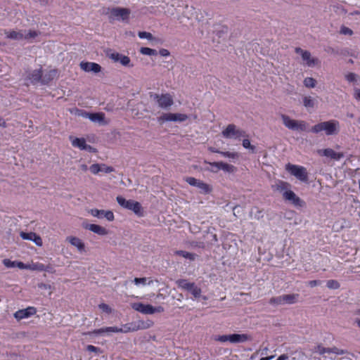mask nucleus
<instances>
[{"instance_id":"nucleus-1","label":"nucleus","mask_w":360,"mask_h":360,"mask_svg":"<svg viewBox=\"0 0 360 360\" xmlns=\"http://www.w3.org/2000/svg\"><path fill=\"white\" fill-rule=\"evenodd\" d=\"M322 131H325L326 134L328 136L337 134L339 131V122L335 120L322 122L315 124L311 129V131L314 134Z\"/></svg>"},{"instance_id":"nucleus-2","label":"nucleus","mask_w":360,"mask_h":360,"mask_svg":"<svg viewBox=\"0 0 360 360\" xmlns=\"http://www.w3.org/2000/svg\"><path fill=\"white\" fill-rule=\"evenodd\" d=\"M139 330V327L136 326V323H129L123 325L121 328L116 326L105 327L99 329H96L91 332V334L94 335H103L105 333H129Z\"/></svg>"},{"instance_id":"nucleus-3","label":"nucleus","mask_w":360,"mask_h":360,"mask_svg":"<svg viewBox=\"0 0 360 360\" xmlns=\"http://www.w3.org/2000/svg\"><path fill=\"white\" fill-rule=\"evenodd\" d=\"M116 199L121 207L134 212L139 217L143 216V207L139 202L134 200H126L120 195L117 196Z\"/></svg>"},{"instance_id":"nucleus-4","label":"nucleus","mask_w":360,"mask_h":360,"mask_svg":"<svg viewBox=\"0 0 360 360\" xmlns=\"http://www.w3.org/2000/svg\"><path fill=\"white\" fill-rule=\"evenodd\" d=\"M131 308L143 314H153L155 313H162L164 308L162 306L153 307L151 304H145L141 302H134L131 304Z\"/></svg>"},{"instance_id":"nucleus-5","label":"nucleus","mask_w":360,"mask_h":360,"mask_svg":"<svg viewBox=\"0 0 360 360\" xmlns=\"http://www.w3.org/2000/svg\"><path fill=\"white\" fill-rule=\"evenodd\" d=\"M285 169L300 181L304 183L308 182V173L304 167L288 164L285 166Z\"/></svg>"},{"instance_id":"nucleus-6","label":"nucleus","mask_w":360,"mask_h":360,"mask_svg":"<svg viewBox=\"0 0 360 360\" xmlns=\"http://www.w3.org/2000/svg\"><path fill=\"white\" fill-rule=\"evenodd\" d=\"M222 136L225 139H240L247 136L246 132L241 130L233 124H229L226 129L221 131Z\"/></svg>"},{"instance_id":"nucleus-7","label":"nucleus","mask_w":360,"mask_h":360,"mask_svg":"<svg viewBox=\"0 0 360 360\" xmlns=\"http://www.w3.org/2000/svg\"><path fill=\"white\" fill-rule=\"evenodd\" d=\"M149 96L150 98L156 101L159 107L161 108L167 109L174 104L173 98L169 94L159 95L153 92H150Z\"/></svg>"},{"instance_id":"nucleus-8","label":"nucleus","mask_w":360,"mask_h":360,"mask_svg":"<svg viewBox=\"0 0 360 360\" xmlns=\"http://www.w3.org/2000/svg\"><path fill=\"white\" fill-rule=\"evenodd\" d=\"M188 119L186 114L181 113H163L161 116L158 117V122L162 124L165 122H182Z\"/></svg>"},{"instance_id":"nucleus-9","label":"nucleus","mask_w":360,"mask_h":360,"mask_svg":"<svg viewBox=\"0 0 360 360\" xmlns=\"http://www.w3.org/2000/svg\"><path fill=\"white\" fill-rule=\"evenodd\" d=\"M131 11L129 8L115 7L110 10V18L112 20H122L123 21L127 20L129 18Z\"/></svg>"},{"instance_id":"nucleus-10","label":"nucleus","mask_w":360,"mask_h":360,"mask_svg":"<svg viewBox=\"0 0 360 360\" xmlns=\"http://www.w3.org/2000/svg\"><path fill=\"white\" fill-rule=\"evenodd\" d=\"M41 76L42 67L40 65L39 69L27 71L25 79L29 81L32 85L41 84Z\"/></svg>"},{"instance_id":"nucleus-11","label":"nucleus","mask_w":360,"mask_h":360,"mask_svg":"<svg viewBox=\"0 0 360 360\" xmlns=\"http://www.w3.org/2000/svg\"><path fill=\"white\" fill-rule=\"evenodd\" d=\"M206 169L212 172H217L219 170H224L228 172H232L234 170V167L231 165L225 164L221 162H208Z\"/></svg>"},{"instance_id":"nucleus-12","label":"nucleus","mask_w":360,"mask_h":360,"mask_svg":"<svg viewBox=\"0 0 360 360\" xmlns=\"http://www.w3.org/2000/svg\"><path fill=\"white\" fill-rule=\"evenodd\" d=\"M283 198L286 201L290 202L295 207H304L305 203L290 189L285 191L283 195Z\"/></svg>"},{"instance_id":"nucleus-13","label":"nucleus","mask_w":360,"mask_h":360,"mask_svg":"<svg viewBox=\"0 0 360 360\" xmlns=\"http://www.w3.org/2000/svg\"><path fill=\"white\" fill-rule=\"evenodd\" d=\"M37 313V309L34 307H28L24 309H19L14 313V317L18 321L27 319Z\"/></svg>"},{"instance_id":"nucleus-14","label":"nucleus","mask_w":360,"mask_h":360,"mask_svg":"<svg viewBox=\"0 0 360 360\" xmlns=\"http://www.w3.org/2000/svg\"><path fill=\"white\" fill-rule=\"evenodd\" d=\"M90 213L92 216L98 218L105 217L109 221H112L115 219L114 214L110 210L92 209L90 210Z\"/></svg>"},{"instance_id":"nucleus-15","label":"nucleus","mask_w":360,"mask_h":360,"mask_svg":"<svg viewBox=\"0 0 360 360\" xmlns=\"http://www.w3.org/2000/svg\"><path fill=\"white\" fill-rule=\"evenodd\" d=\"M58 77V70L51 69L44 72L42 70L41 85H48L51 81Z\"/></svg>"},{"instance_id":"nucleus-16","label":"nucleus","mask_w":360,"mask_h":360,"mask_svg":"<svg viewBox=\"0 0 360 360\" xmlns=\"http://www.w3.org/2000/svg\"><path fill=\"white\" fill-rule=\"evenodd\" d=\"M66 240L70 243L71 245L75 247L79 253L85 252L84 243L76 236H68Z\"/></svg>"},{"instance_id":"nucleus-17","label":"nucleus","mask_w":360,"mask_h":360,"mask_svg":"<svg viewBox=\"0 0 360 360\" xmlns=\"http://www.w3.org/2000/svg\"><path fill=\"white\" fill-rule=\"evenodd\" d=\"M79 65L81 69L85 72L98 73L101 70V66L96 63L82 61L80 63Z\"/></svg>"},{"instance_id":"nucleus-18","label":"nucleus","mask_w":360,"mask_h":360,"mask_svg":"<svg viewBox=\"0 0 360 360\" xmlns=\"http://www.w3.org/2000/svg\"><path fill=\"white\" fill-rule=\"evenodd\" d=\"M80 115L84 117L89 118L94 122L101 123L105 120V114L103 112H87L82 110Z\"/></svg>"},{"instance_id":"nucleus-19","label":"nucleus","mask_w":360,"mask_h":360,"mask_svg":"<svg viewBox=\"0 0 360 360\" xmlns=\"http://www.w3.org/2000/svg\"><path fill=\"white\" fill-rule=\"evenodd\" d=\"M318 154L320 156H326V158H344L346 155L343 152H335L331 148H326L318 150Z\"/></svg>"},{"instance_id":"nucleus-20","label":"nucleus","mask_w":360,"mask_h":360,"mask_svg":"<svg viewBox=\"0 0 360 360\" xmlns=\"http://www.w3.org/2000/svg\"><path fill=\"white\" fill-rule=\"evenodd\" d=\"M84 228L87 230H89L99 236H105L108 233V230L100 225L89 224L84 226Z\"/></svg>"},{"instance_id":"nucleus-21","label":"nucleus","mask_w":360,"mask_h":360,"mask_svg":"<svg viewBox=\"0 0 360 360\" xmlns=\"http://www.w3.org/2000/svg\"><path fill=\"white\" fill-rule=\"evenodd\" d=\"M72 144L74 147L81 150H91L93 149L91 146L86 144V140L83 138H75L72 140Z\"/></svg>"},{"instance_id":"nucleus-22","label":"nucleus","mask_w":360,"mask_h":360,"mask_svg":"<svg viewBox=\"0 0 360 360\" xmlns=\"http://www.w3.org/2000/svg\"><path fill=\"white\" fill-rule=\"evenodd\" d=\"M272 188L274 191H279L283 194L285 191L290 188V184L288 182L278 180L274 185H272Z\"/></svg>"},{"instance_id":"nucleus-23","label":"nucleus","mask_w":360,"mask_h":360,"mask_svg":"<svg viewBox=\"0 0 360 360\" xmlns=\"http://www.w3.org/2000/svg\"><path fill=\"white\" fill-rule=\"evenodd\" d=\"M281 118L283 120V124L288 128L289 129L295 130L296 124L297 120L291 119L289 116L286 115H282Z\"/></svg>"},{"instance_id":"nucleus-24","label":"nucleus","mask_w":360,"mask_h":360,"mask_svg":"<svg viewBox=\"0 0 360 360\" xmlns=\"http://www.w3.org/2000/svg\"><path fill=\"white\" fill-rule=\"evenodd\" d=\"M229 338L231 343L245 342L249 340L246 334H231Z\"/></svg>"},{"instance_id":"nucleus-25","label":"nucleus","mask_w":360,"mask_h":360,"mask_svg":"<svg viewBox=\"0 0 360 360\" xmlns=\"http://www.w3.org/2000/svg\"><path fill=\"white\" fill-rule=\"evenodd\" d=\"M28 269L32 271H49V266H45L44 264L39 262H35L28 264Z\"/></svg>"},{"instance_id":"nucleus-26","label":"nucleus","mask_w":360,"mask_h":360,"mask_svg":"<svg viewBox=\"0 0 360 360\" xmlns=\"http://www.w3.org/2000/svg\"><path fill=\"white\" fill-rule=\"evenodd\" d=\"M5 34H6V37L8 39H14V40H20L24 38V34L21 31L17 32L15 30H11L9 32L5 31Z\"/></svg>"},{"instance_id":"nucleus-27","label":"nucleus","mask_w":360,"mask_h":360,"mask_svg":"<svg viewBox=\"0 0 360 360\" xmlns=\"http://www.w3.org/2000/svg\"><path fill=\"white\" fill-rule=\"evenodd\" d=\"M132 282L137 286L141 285L145 286L146 285H151L153 281L150 278L143 277V278H135Z\"/></svg>"},{"instance_id":"nucleus-28","label":"nucleus","mask_w":360,"mask_h":360,"mask_svg":"<svg viewBox=\"0 0 360 360\" xmlns=\"http://www.w3.org/2000/svg\"><path fill=\"white\" fill-rule=\"evenodd\" d=\"M195 187L199 188L200 193H204V194L209 193L212 191V188L209 184H205L200 180L198 181V183L197 184V186Z\"/></svg>"},{"instance_id":"nucleus-29","label":"nucleus","mask_w":360,"mask_h":360,"mask_svg":"<svg viewBox=\"0 0 360 360\" xmlns=\"http://www.w3.org/2000/svg\"><path fill=\"white\" fill-rule=\"evenodd\" d=\"M176 255H179L184 258L188 259L190 261H193L195 259L197 255L194 253L188 252L184 250H177L175 252Z\"/></svg>"},{"instance_id":"nucleus-30","label":"nucleus","mask_w":360,"mask_h":360,"mask_svg":"<svg viewBox=\"0 0 360 360\" xmlns=\"http://www.w3.org/2000/svg\"><path fill=\"white\" fill-rule=\"evenodd\" d=\"M298 296L297 294L283 295V302L289 304H294L297 302Z\"/></svg>"},{"instance_id":"nucleus-31","label":"nucleus","mask_w":360,"mask_h":360,"mask_svg":"<svg viewBox=\"0 0 360 360\" xmlns=\"http://www.w3.org/2000/svg\"><path fill=\"white\" fill-rule=\"evenodd\" d=\"M295 53L300 54L302 60L306 61L307 63L311 58V53L307 50H303L302 49H301L300 47H297V48H295Z\"/></svg>"},{"instance_id":"nucleus-32","label":"nucleus","mask_w":360,"mask_h":360,"mask_svg":"<svg viewBox=\"0 0 360 360\" xmlns=\"http://www.w3.org/2000/svg\"><path fill=\"white\" fill-rule=\"evenodd\" d=\"M194 283L189 282L186 279H179L176 281V284L179 288L185 290H188Z\"/></svg>"},{"instance_id":"nucleus-33","label":"nucleus","mask_w":360,"mask_h":360,"mask_svg":"<svg viewBox=\"0 0 360 360\" xmlns=\"http://www.w3.org/2000/svg\"><path fill=\"white\" fill-rule=\"evenodd\" d=\"M188 291L193 295L195 299H198L201 297L202 290L200 288H199L195 284V283L193 284V285L190 288V289Z\"/></svg>"},{"instance_id":"nucleus-34","label":"nucleus","mask_w":360,"mask_h":360,"mask_svg":"<svg viewBox=\"0 0 360 360\" xmlns=\"http://www.w3.org/2000/svg\"><path fill=\"white\" fill-rule=\"evenodd\" d=\"M315 99L310 96H304L303 98V105L307 108H313L315 105Z\"/></svg>"},{"instance_id":"nucleus-35","label":"nucleus","mask_w":360,"mask_h":360,"mask_svg":"<svg viewBox=\"0 0 360 360\" xmlns=\"http://www.w3.org/2000/svg\"><path fill=\"white\" fill-rule=\"evenodd\" d=\"M153 325V322L150 320L139 321L136 323V326L139 327V330H143L150 328Z\"/></svg>"},{"instance_id":"nucleus-36","label":"nucleus","mask_w":360,"mask_h":360,"mask_svg":"<svg viewBox=\"0 0 360 360\" xmlns=\"http://www.w3.org/2000/svg\"><path fill=\"white\" fill-rule=\"evenodd\" d=\"M140 53L146 56H156L158 54V51L155 49L149 47H141Z\"/></svg>"},{"instance_id":"nucleus-37","label":"nucleus","mask_w":360,"mask_h":360,"mask_svg":"<svg viewBox=\"0 0 360 360\" xmlns=\"http://www.w3.org/2000/svg\"><path fill=\"white\" fill-rule=\"evenodd\" d=\"M304 85L307 88H314L316 85V80L312 77H306L303 81Z\"/></svg>"},{"instance_id":"nucleus-38","label":"nucleus","mask_w":360,"mask_h":360,"mask_svg":"<svg viewBox=\"0 0 360 360\" xmlns=\"http://www.w3.org/2000/svg\"><path fill=\"white\" fill-rule=\"evenodd\" d=\"M307 130V124L303 120H297L295 131H305Z\"/></svg>"},{"instance_id":"nucleus-39","label":"nucleus","mask_w":360,"mask_h":360,"mask_svg":"<svg viewBox=\"0 0 360 360\" xmlns=\"http://www.w3.org/2000/svg\"><path fill=\"white\" fill-rule=\"evenodd\" d=\"M269 303L274 305L284 304L283 295L271 298Z\"/></svg>"},{"instance_id":"nucleus-40","label":"nucleus","mask_w":360,"mask_h":360,"mask_svg":"<svg viewBox=\"0 0 360 360\" xmlns=\"http://www.w3.org/2000/svg\"><path fill=\"white\" fill-rule=\"evenodd\" d=\"M35 234L36 233L34 232L25 233L24 231H21L20 233V236L23 240H28L32 241Z\"/></svg>"},{"instance_id":"nucleus-41","label":"nucleus","mask_w":360,"mask_h":360,"mask_svg":"<svg viewBox=\"0 0 360 360\" xmlns=\"http://www.w3.org/2000/svg\"><path fill=\"white\" fill-rule=\"evenodd\" d=\"M130 61L131 60L128 56L120 54L118 62H120L122 65L129 66Z\"/></svg>"},{"instance_id":"nucleus-42","label":"nucleus","mask_w":360,"mask_h":360,"mask_svg":"<svg viewBox=\"0 0 360 360\" xmlns=\"http://www.w3.org/2000/svg\"><path fill=\"white\" fill-rule=\"evenodd\" d=\"M326 285L330 289H338L340 288V283L335 280H328Z\"/></svg>"},{"instance_id":"nucleus-43","label":"nucleus","mask_w":360,"mask_h":360,"mask_svg":"<svg viewBox=\"0 0 360 360\" xmlns=\"http://www.w3.org/2000/svg\"><path fill=\"white\" fill-rule=\"evenodd\" d=\"M243 146L246 149L250 150L252 153H254V150L255 149V147L251 144L248 139H244L243 140Z\"/></svg>"},{"instance_id":"nucleus-44","label":"nucleus","mask_w":360,"mask_h":360,"mask_svg":"<svg viewBox=\"0 0 360 360\" xmlns=\"http://www.w3.org/2000/svg\"><path fill=\"white\" fill-rule=\"evenodd\" d=\"M138 36L141 39H147L148 40H152L153 39V36L151 33L145 31L139 32L138 33Z\"/></svg>"},{"instance_id":"nucleus-45","label":"nucleus","mask_w":360,"mask_h":360,"mask_svg":"<svg viewBox=\"0 0 360 360\" xmlns=\"http://www.w3.org/2000/svg\"><path fill=\"white\" fill-rule=\"evenodd\" d=\"M89 169L93 174H98L100 171H101L103 169L102 166H101L100 165L94 164L90 167Z\"/></svg>"},{"instance_id":"nucleus-46","label":"nucleus","mask_w":360,"mask_h":360,"mask_svg":"<svg viewBox=\"0 0 360 360\" xmlns=\"http://www.w3.org/2000/svg\"><path fill=\"white\" fill-rule=\"evenodd\" d=\"M3 264L7 268H14L15 267L16 261H11L9 259H4L3 260Z\"/></svg>"},{"instance_id":"nucleus-47","label":"nucleus","mask_w":360,"mask_h":360,"mask_svg":"<svg viewBox=\"0 0 360 360\" xmlns=\"http://www.w3.org/2000/svg\"><path fill=\"white\" fill-rule=\"evenodd\" d=\"M98 307L100 309H101L103 311H104L107 314H110L112 312V309L107 304H105V303L100 304L98 305Z\"/></svg>"},{"instance_id":"nucleus-48","label":"nucleus","mask_w":360,"mask_h":360,"mask_svg":"<svg viewBox=\"0 0 360 360\" xmlns=\"http://www.w3.org/2000/svg\"><path fill=\"white\" fill-rule=\"evenodd\" d=\"M358 75L355 73L350 72L346 75L345 78L349 82H356L357 79Z\"/></svg>"},{"instance_id":"nucleus-49","label":"nucleus","mask_w":360,"mask_h":360,"mask_svg":"<svg viewBox=\"0 0 360 360\" xmlns=\"http://www.w3.org/2000/svg\"><path fill=\"white\" fill-rule=\"evenodd\" d=\"M109 58L112 59L114 62H118L120 53L117 52L107 53Z\"/></svg>"},{"instance_id":"nucleus-50","label":"nucleus","mask_w":360,"mask_h":360,"mask_svg":"<svg viewBox=\"0 0 360 360\" xmlns=\"http://www.w3.org/2000/svg\"><path fill=\"white\" fill-rule=\"evenodd\" d=\"M230 335H223L217 336L215 340L221 342H230Z\"/></svg>"},{"instance_id":"nucleus-51","label":"nucleus","mask_w":360,"mask_h":360,"mask_svg":"<svg viewBox=\"0 0 360 360\" xmlns=\"http://www.w3.org/2000/svg\"><path fill=\"white\" fill-rule=\"evenodd\" d=\"M200 180L199 179H197L194 177H186V181L190 184L191 186H197V184L198 183Z\"/></svg>"},{"instance_id":"nucleus-52","label":"nucleus","mask_w":360,"mask_h":360,"mask_svg":"<svg viewBox=\"0 0 360 360\" xmlns=\"http://www.w3.org/2000/svg\"><path fill=\"white\" fill-rule=\"evenodd\" d=\"M320 63L317 58H311L310 60L307 63L309 67H314Z\"/></svg>"},{"instance_id":"nucleus-53","label":"nucleus","mask_w":360,"mask_h":360,"mask_svg":"<svg viewBox=\"0 0 360 360\" xmlns=\"http://www.w3.org/2000/svg\"><path fill=\"white\" fill-rule=\"evenodd\" d=\"M38 36V32L34 30H30L28 33L24 36L23 39H28L30 38H34Z\"/></svg>"},{"instance_id":"nucleus-54","label":"nucleus","mask_w":360,"mask_h":360,"mask_svg":"<svg viewBox=\"0 0 360 360\" xmlns=\"http://www.w3.org/2000/svg\"><path fill=\"white\" fill-rule=\"evenodd\" d=\"M228 33V27H223L221 30L217 31V35L221 38Z\"/></svg>"},{"instance_id":"nucleus-55","label":"nucleus","mask_w":360,"mask_h":360,"mask_svg":"<svg viewBox=\"0 0 360 360\" xmlns=\"http://www.w3.org/2000/svg\"><path fill=\"white\" fill-rule=\"evenodd\" d=\"M32 241L38 246H41L43 244L41 238L37 233L34 236Z\"/></svg>"},{"instance_id":"nucleus-56","label":"nucleus","mask_w":360,"mask_h":360,"mask_svg":"<svg viewBox=\"0 0 360 360\" xmlns=\"http://www.w3.org/2000/svg\"><path fill=\"white\" fill-rule=\"evenodd\" d=\"M340 33L341 34H349V35H352L353 32L351 29H349V27H345V26H342L341 27V30H340Z\"/></svg>"},{"instance_id":"nucleus-57","label":"nucleus","mask_w":360,"mask_h":360,"mask_svg":"<svg viewBox=\"0 0 360 360\" xmlns=\"http://www.w3.org/2000/svg\"><path fill=\"white\" fill-rule=\"evenodd\" d=\"M15 267L20 269H28V264H24L22 262L16 261Z\"/></svg>"},{"instance_id":"nucleus-58","label":"nucleus","mask_w":360,"mask_h":360,"mask_svg":"<svg viewBox=\"0 0 360 360\" xmlns=\"http://www.w3.org/2000/svg\"><path fill=\"white\" fill-rule=\"evenodd\" d=\"M317 352L321 354H325L326 352H328L330 353V349H326L325 347H321V346H319L317 347Z\"/></svg>"},{"instance_id":"nucleus-59","label":"nucleus","mask_w":360,"mask_h":360,"mask_svg":"<svg viewBox=\"0 0 360 360\" xmlns=\"http://www.w3.org/2000/svg\"><path fill=\"white\" fill-rule=\"evenodd\" d=\"M102 166V170L101 172H105V173H110L112 172V168L111 167L106 166L105 165H100Z\"/></svg>"},{"instance_id":"nucleus-60","label":"nucleus","mask_w":360,"mask_h":360,"mask_svg":"<svg viewBox=\"0 0 360 360\" xmlns=\"http://www.w3.org/2000/svg\"><path fill=\"white\" fill-rule=\"evenodd\" d=\"M321 281H318V280H313V281H309V282H308V285H309L310 287L313 288V287H315V286H316V285H320V284H321Z\"/></svg>"},{"instance_id":"nucleus-61","label":"nucleus","mask_w":360,"mask_h":360,"mask_svg":"<svg viewBox=\"0 0 360 360\" xmlns=\"http://www.w3.org/2000/svg\"><path fill=\"white\" fill-rule=\"evenodd\" d=\"M159 53H160V54L162 56H164V57H167V56H169L170 55L169 51L167 49H161L159 51Z\"/></svg>"},{"instance_id":"nucleus-62","label":"nucleus","mask_w":360,"mask_h":360,"mask_svg":"<svg viewBox=\"0 0 360 360\" xmlns=\"http://www.w3.org/2000/svg\"><path fill=\"white\" fill-rule=\"evenodd\" d=\"M86 349H87V351L91 352H96L99 350V348H98L94 345H89L86 347Z\"/></svg>"},{"instance_id":"nucleus-63","label":"nucleus","mask_w":360,"mask_h":360,"mask_svg":"<svg viewBox=\"0 0 360 360\" xmlns=\"http://www.w3.org/2000/svg\"><path fill=\"white\" fill-rule=\"evenodd\" d=\"M354 98L356 100L360 101V89H354Z\"/></svg>"},{"instance_id":"nucleus-64","label":"nucleus","mask_w":360,"mask_h":360,"mask_svg":"<svg viewBox=\"0 0 360 360\" xmlns=\"http://www.w3.org/2000/svg\"><path fill=\"white\" fill-rule=\"evenodd\" d=\"M289 358L288 355L286 354H282L277 359L278 360H288Z\"/></svg>"}]
</instances>
